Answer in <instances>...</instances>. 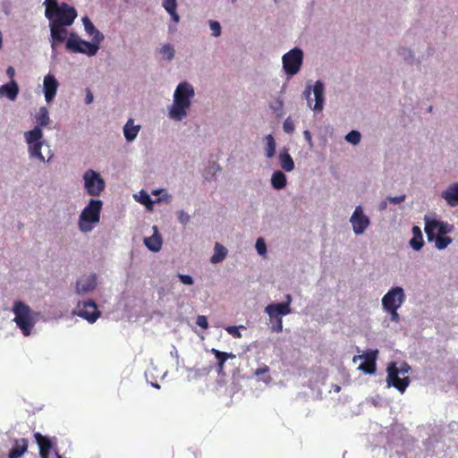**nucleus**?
<instances>
[{
	"mask_svg": "<svg viewBox=\"0 0 458 458\" xmlns=\"http://www.w3.org/2000/svg\"><path fill=\"white\" fill-rule=\"evenodd\" d=\"M43 4L45 5V17L47 20L52 19V12L60 4L57 0H45Z\"/></svg>",
	"mask_w": 458,
	"mask_h": 458,
	"instance_id": "nucleus-38",
	"label": "nucleus"
},
{
	"mask_svg": "<svg viewBox=\"0 0 458 458\" xmlns=\"http://www.w3.org/2000/svg\"><path fill=\"white\" fill-rule=\"evenodd\" d=\"M292 312L286 306L268 304L265 308V313L269 318V325L272 332L280 333L283 331V316H286Z\"/></svg>",
	"mask_w": 458,
	"mask_h": 458,
	"instance_id": "nucleus-11",
	"label": "nucleus"
},
{
	"mask_svg": "<svg viewBox=\"0 0 458 458\" xmlns=\"http://www.w3.org/2000/svg\"><path fill=\"white\" fill-rule=\"evenodd\" d=\"M178 222L182 225H187L191 221V216L183 209L177 211Z\"/></svg>",
	"mask_w": 458,
	"mask_h": 458,
	"instance_id": "nucleus-44",
	"label": "nucleus"
},
{
	"mask_svg": "<svg viewBox=\"0 0 458 458\" xmlns=\"http://www.w3.org/2000/svg\"><path fill=\"white\" fill-rule=\"evenodd\" d=\"M103 201L91 198L79 216L78 227L81 233H90L100 221Z\"/></svg>",
	"mask_w": 458,
	"mask_h": 458,
	"instance_id": "nucleus-3",
	"label": "nucleus"
},
{
	"mask_svg": "<svg viewBox=\"0 0 458 458\" xmlns=\"http://www.w3.org/2000/svg\"><path fill=\"white\" fill-rule=\"evenodd\" d=\"M194 96L195 90L191 83L180 82L174 92L173 103L167 108L168 117L174 122L186 118Z\"/></svg>",
	"mask_w": 458,
	"mask_h": 458,
	"instance_id": "nucleus-1",
	"label": "nucleus"
},
{
	"mask_svg": "<svg viewBox=\"0 0 458 458\" xmlns=\"http://www.w3.org/2000/svg\"><path fill=\"white\" fill-rule=\"evenodd\" d=\"M6 74L10 77V78H13L15 74V71H14V68L12 67V66H9L6 70Z\"/></svg>",
	"mask_w": 458,
	"mask_h": 458,
	"instance_id": "nucleus-60",
	"label": "nucleus"
},
{
	"mask_svg": "<svg viewBox=\"0 0 458 458\" xmlns=\"http://www.w3.org/2000/svg\"><path fill=\"white\" fill-rule=\"evenodd\" d=\"M387 199H385V200H382L380 203H379V206H378V209L380 211H383L385 210L386 208H387Z\"/></svg>",
	"mask_w": 458,
	"mask_h": 458,
	"instance_id": "nucleus-59",
	"label": "nucleus"
},
{
	"mask_svg": "<svg viewBox=\"0 0 458 458\" xmlns=\"http://www.w3.org/2000/svg\"><path fill=\"white\" fill-rule=\"evenodd\" d=\"M208 25H209V28H210V30H211V35L214 38H218V37L221 36L222 29H221V25H220L219 21L209 20L208 21Z\"/></svg>",
	"mask_w": 458,
	"mask_h": 458,
	"instance_id": "nucleus-42",
	"label": "nucleus"
},
{
	"mask_svg": "<svg viewBox=\"0 0 458 458\" xmlns=\"http://www.w3.org/2000/svg\"><path fill=\"white\" fill-rule=\"evenodd\" d=\"M283 129H284V132H286L288 134H292L294 131L295 126H294V123L291 117H287L284 120V122L283 123Z\"/></svg>",
	"mask_w": 458,
	"mask_h": 458,
	"instance_id": "nucleus-45",
	"label": "nucleus"
},
{
	"mask_svg": "<svg viewBox=\"0 0 458 458\" xmlns=\"http://www.w3.org/2000/svg\"><path fill=\"white\" fill-rule=\"evenodd\" d=\"M344 139L348 143L356 146L361 140V134L359 131L352 130L345 135Z\"/></svg>",
	"mask_w": 458,
	"mask_h": 458,
	"instance_id": "nucleus-39",
	"label": "nucleus"
},
{
	"mask_svg": "<svg viewBox=\"0 0 458 458\" xmlns=\"http://www.w3.org/2000/svg\"><path fill=\"white\" fill-rule=\"evenodd\" d=\"M50 45H51V55L53 58H56V56L58 55L57 47L60 44L50 41Z\"/></svg>",
	"mask_w": 458,
	"mask_h": 458,
	"instance_id": "nucleus-56",
	"label": "nucleus"
},
{
	"mask_svg": "<svg viewBox=\"0 0 458 458\" xmlns=\"http://www.w3.org/2000/svg\"><path fill=\"white\" fill-rule=\"evenodd\" d=\"M177 276L181 283H182L183 284L191 285L194 283L192 276H191L190 275H183L179 273Z\"/></svg>",
	"mask_w": 458,
	"mask_h": 458,
	"instance_id": "nucleus-48",
	"label": "nucleus"
},
{
	"mask_svg": "<svg viewBox=\"0 0 458 458\" xmlns=\"http://www.w3.org/2000/svg\"><path fill=\"white\" fill-rule=\"evenodd\" d=\"M196 324L203 328V329H206L208 326V319L205 316L203 315H199L196 318Z\"/></svg>",
	"mask_w": 458,
	"mask_h": 458,
	"instance_id": "nucleus-51",
	"label": "nucleus"
},
{
	"mask_svg": "<svg viewBox=\"0 0 458 458\" xmlns=\"http://www.w3.org/2000/svg\"><path fill=\"white\" fill-rule=\"evenodd\" d=\"M405 199H406L405 194H402V195L394 196V197H392V196L387 197V200L390 203L394 204V205L400 204V203L403 202Z\"/></svg>",
	"mask_w": 458,
	"mask_h": 458,
	"instance_id": "nucleus-50",
	"label": "nucleus"
},
{
	"mask_svg": "<svg viewBox=\"0 0 458 458\" xmlns=\"http://www.w3.org/2000/svg\"><path fill=\"white\" fill-rule=\"evenodd\" d=\"M428 242H434V246L437 250L446 249L452 242L453 239L447 234L434 236L432 239H427Z\"/></svg>",
	"mask_w": 458,
	"mask_h": 458,
	"instance_id": "nucleus-34",
	"label": "nucleus"
},
{
	"mask_svg": "<svg viewBox=\"0 0 458 458\" xmlns=\"http://www.w3.org/2000/svg\"><path fill=\"white\" fill-rule=\"evenodd\" d=\"M377 351H370L369 352H367L366 355H365V359L367 360H375L376 357H377ZM364 358V355H361V356H354L353 357V362H356V360L358 359H362Z\"/></svg>",
	"mask_w": 458,
	"mask_h": 458,
	"instance_id": "nucleus-49",
	"label": "nucleus"
},
{
	"mask_svg": "<svg viewBox=\"0 0 458 458\" xmlns=\"http://www.w3.org/2000/svg\"><path fill=\"white\" fill-rule=\"evenodd\" d=\"M264 154L267 158H272L276 155V143L272 134L264 137Z\"/></svg>",
	"mask_w": 458,
	"mask_h": 458,
	"instance_id": "nucleus-33",
	"label": "nucleus"
},
{
	"mask_svg": "<svg viewBox=\"0 0 458 458\" xmlns=\"http://www.w3.org/2000/svg\"><path fill=\"white\" fill-rule=\"evenodd\" d=\"M12 311L14 315L13 321L16 324V327L24 336L30 335L39 313L32 310L28 304L21 301L13 302Z\"/></svg>",
	"mask_w": 458,
	"mask_h": 458,
	"instance_id": "nucleus-2",
	"label": "nucleus"
},
{
	"mask_svg": "<svg viewBox=\"0 0 458 458\" xmlns=\"http://www.w3.org/2000/svg\"><path fill=\"white\" fill-rule=\"evenodd\" d=\"M28 448V441L25 438L15 440L14 446L9 452V458H20Z\"/></svg>",
	"mask_w": 458,
	"mask_h": 458,
	"instance_id": "nucleus-28",
	"label": "nucleus"
},
{
	"mask_svg": "<svg viewBox=\"0 0 458 458\" xmlns=\"http://www.w3.org/2000/svg\"><path fill=\"white\" fill-rule=\"evenodd\" d=\"M441 197L451 208L458 207V182H454L442 191Z\"/></svg>",
	"mask_w": 458,
	"mask_h": 458,
	"instance_id": "nucleus-21",
	"label": "nucleus"
},
{
	"mask_svg": "<svg viewBox=\"0 0 458 458\" xmlns=\"http://www.w3.org/2000/svg\"><path fill=\"white\" fill-rule=\"evenodd\" d=\"M36 126L42 130L50 123L49 112L46 106L39 107L38 111L35 114Z\"/></svg>",
	"mask_w": 458,
	"mask_h": 458,
	"instance_id": "nucleus-30",
	"label": "nucleus"
},
{
	"mask_svg": "<svg viewBox=\"0 0 458 458\" xmlns=\"http://www.w3.org/2000/svg\"><path fill=\"white\" fill-rule=\"evenodd\" d=\"M411 369L410 366L407 363H402L400 367H397V370L401 376L406 377L405 374L409 372Z\"/></svg>",
	"mask_w": 458,
	"mask_h": 458,
	"instance_id": "nucleus-53",
	"label": "nucleus"
},
{
	"mask_svg": "<svg viewBox=\"0 0 458 458\" xmlns=\"http://www.w3.org/2000/svg\"><path fill=\"white\" fill-rule=\"evenodd\" d=\"M398 310L399 309H386V310H383L390 316L391 321H393L394 323H399L401 320V318L397 312Z\"/></svg>",
	"mask_w": 458,
	"mask_h": 458,
	"instance_id": "nucleus-46",
	"label": "nucleus"
},
{
	"mask_svg": "<svg viewBox=\"0 0 458 458\" xmlns=\"http://www.w3.org/2000/svg\"><path fill=\"white\" fill-rule=\"evenodd\" d=\"M172 196L170 194H168L167 192H165V191L164 192H162L160 194V197H158L157 199L154 200V204L155 203H160V202H163V201H169L171 199Z\"/></svg>",
	"mask_w": 458,
	"mask_h": 458,
	"instance_id": "nucleus-52",
	"label": "nucleus"
},
{
	"mask_svg": "<svg viewBox=\"0 0 458 458\" xmlns=\"http://www.w3.org/2000/svg\"><path fill=\"white\" fill-rule=\"evenodd\" d=\"M72 316H78L89 324L95 323L101 315L97 303L93 300L78 301L72 310Z\"/></svg>",
	"mask_w": 458,
	"mask_h": 458,
	"instance_id": "nucleus-10",
	"label": "nucleus"
},
{
	"mask_svg": "<svg viewBox=\"0 0 458 458\" xmlns=\"http://www.w3.org/2000/svg\"><path fill=\"white\" fill-rule=\"evenodd\" d=\"M400 374L397 370V366L395 362H392L387 367V377L386 384L388 387H394L400 393H404L407 386L410 384V379L408 377H400Z\"/></svg>",
	"mask_w": 458,
	"mask_h": 458,
	"instance_id": "nucleus-14",
	"label": "nucleus"
},
{
	"mask_svg": "<svg viewBox=\"0 0 458 458\" xmlns=\"http://www.w3.org/2000/svg\"><path fill=\"white\" fill-rule=\"evenodd\" d=\"M271 185L275 190H282L286 186L287 178L282 171H275L271 176Z\"/></svg>",
	"mask_w": 458,
	"mask_h": 458,
	"instance_id": "nucleus-31",
	"label": "nucleus"
},
{
	"mask_svg": "<svg viewBox=\"0 0 458 458\" xmlns=\"http://www.w3.org/2000/svg\"><path fill=\"white\" fill-rule=\"evenodd\" d=\"M170 354L172 357H174L176 359L177 362L179 361L178 351L176 350V348L174 346L173 347V350L171 351Z\"/></svg>",
	"mask_w": 458,
	"mask_h": 458,
	"instance_id": "nucleus-61",
	"label": "nucleus"
},
{
	"mask_svg": "<svg viewBox=\"0 0 458 458\" xmlns=\"http://www.w3.org/2000/svg\"><path fill=\"white\" fill-rule=\"evenodd\" d=\"M424 232L427 239L434 236L449 234L454 230V225L438 218L437 214H426L423 217Z\"/></svg>",
	"mask_w": 458,
	"mask_h": 458,
	"instance_id": "nucleus-6",
	"label": "nucleus"
},
{
	"mask_svg": "<svg viewBox=\"0 0 458 458\" xmlns=\"http://www.w3.org/2000/svg\"><path fill=\"white\" fill-rule=\"evenodd\" d=\"M134 199L140 204L144 205L148 210H151L154 205V199L144 190H140L138 194L134 195Z\"/></svg>",
	"mask_w": 458,
	"mask_h": 458,
	"instance_id": "nucleus-36",
	"label": "nucleus"
},
{
	"mask_svg": "<svg viewBox=\"0 0 458 458\" xmlns=\"http://www.w3.org/2000/svg\"><path fill=\"white\" fill-rule=\"evenodd\" d=\"M303 96L307 100L308 106L314 112H321L325 106V84L318 80L313 85L307 83L303 91Z\"/></svg>",
	"mask_w": 458,
	"mask_h": 458,
	"instance_id": "nucleus-5",
	"label": "nucleus"
},
{
	"mask_svg": "<svg viewBox=\"0 0 458 458\" xmlns=\"http://www.w3.org/2000/svg\"><path fill=\"white\" fill-rule=\"evenodd\" d=\"M65 48L71 53L83 54L91 57L98 54L100 46L92 40H84L76 33L71 32L66 40Z\"/></svg>",
	"mask_w": 458,
	"mask_h": 458,
	"instance_id": "nucleus-7",
	"label": "nucleus"
},
{
	"mask_svg": "<svg viewBox=\"0 0 458 458\" xmlns=\"http://www.w3.org/2000/svg\"><path fill=\"white\" fill-rule=\"evenodd\" d=\"M405 300L406 295L404 289L402 286H393L382 297V309H400Z\"/></svg>",
	"mask_w": 458,
	"mask_h": 458,
	"instance_id": "nucleus-12",
	"label": "nucleus"
},
{
	"mask_svg": "<svg viewBox=\"0 0 458 458\" xmlns=\"http://www.w3.org/2000/svg\"><path fill=\"white\" fill-rule=\"evenodd\" d=\"M19 94V86L17 82L12 80L0 87V98L5 97L10 101H14Z\"/></svg>",
	"mask_w": 458,
	"mask_h": 458,
	"instance_id": "nucleus-23",
	"label": "nucleus"
},
{
	"mask_svg": "<svg viewBox=\"0 0 458 458\" xmlns=\"http://www.w3.org/2000/svg\"><path fill=\"white\" fill-rule=\"evenodd\" d=\"M332 389H333V391H334V392H335V393H339V392H340V390H341V387H340V386H338V385H333V386H332Z\"/></svg>",
	"mask_w": 458,
	"mask_h": 458,
	"instance_id": "nucleus-64",
	"label": "nucleus"
},
{
	"mask_svg": "<svg viewBox=\"0 0 458 458\" xmlns=\"http://www.w3.org/2000/svg\"><path fill=\"white\" fill-rule=\"evenodd\" d=\"M241 327H243L241 326ZM239 329H240V327H235V326H229L225 328L226 332L235 338L242 337V334Z\"/></svg>",
	"mask_w": 458,
	"mask_h": 458,
	"instance_id": "nucleus-47",
	"label": "nucleus"
},
{
	"mask_svg": "<svg viewBox=\"0 0 458 458\" xmlns=\"http://www.w3.org/2000/svg\"><path fill=\"white\" fill-rule=\"evenodd\" d=\"M350 223L354 234L361 235L369 226L370 219L364 214L362 208L357 206L350 217Z\"/></svg>",
	"mask_w": 458,
	"mask_h": 458,
	"instance_id": "nucleus-15",
	"label": "nucleus"
},
{
	"mask_svg": "<svg viewBox=\"0 0 458 458\" xmlns=\"http://www.w3.org/2000/svg\"><path fill=\"white\" fill-rule=\"evenodd\" d=\"M303 137L306 140V141L308 142L310 148H313L314 143H313L311 133L310 132V131H308V130L304 131Z\"/></svg>",
	"mask_w": 458,
	"mask_h": 458,
	"instance_id": "nucleus-55",
	"label": "nucleus"
},
{
	"mask_svg": "<svg viewBox=\"0 0 458 458\" xmlns=\"http://www.w3.org/2000/svg\"><path fill=\"white\" fill-rule=\"evenodd\" d=\"M159 53L165 60L171 62L174 58L175 49L172 44L166 43L161 46Z\"/></svg>",
	"mask_w": 458,
	"mask_h": 458,
	"instance_id": "nucleus-37",
	"label": "nucleus"
},
{
	"mask_svg": "<svg viewBox=\"0 0 458 458\" xmlns=\"http://www.w3.org/2000/svg\"><path fill=\"white\" fill-rule=\"evenodd\" d=\"M398 55L408 63H412L415 59L413 51L406 47H400L398 49Z\"/></svg>",
	"mask_w": 458,
	"mask_h": 458,
	"instance_id": "nucleus-40",
	"label": "nucleus"
},
{
	"mask_svg": "<svg viewBox=\"0 0 458 458\" xmlns=\"http://www.w3.org/2000/svg\"><path fill=\"white\" fill-rule=\"evenodd\" d=\"M359 369H360V370L364 371V372H365V373H367V374H372V373L374 372V369H371V370H366V369H365V366H364V364H360V365L359 366Z\"/></svg>",
	"mask_w": 458,
	"mask_h": 458,
	"instance_id": "nucleus-62",
	"label": "nucleus"
},
{
	"mask_svg": "<svg viewBox=\"0 0 458 458\" xmlns=\"http://www.w3.org/2000/svg\"><path fill=\"white\" fill-rule=\"evenodd\" d=\"M164 191H165L164 189L154 190V191H152V194L153 195H160Z\"/></svg>",
	"mask_w": 458,
	"mask_h": 458,
	"instance_id": "nucleus-63",
	"label": "nucleus"
},
{
	"mask_svg": "<svg viewBox=\"0 0 458 458\" xmlns=\"http://www.w3.org/2000/svg\"><path fill=\"white\" fill-rule=\"evenodd\" d=\"M281 168L289 173L294 169V161L286 148L280 150L278 155Z\"/></svg>",
	"mask_w": 458,
	"mask_h": 458,
	"instance_id": "nucleus-26",
	"label": "nucleus"
},
{
	"mask_svg": "<svg viewBox=\"0 0 458 458\" xmlns=\"http://www.w3.org/2000/svg\"><path fill=\"white\" fill-rule=\"evenodd\" d=\"M227 253L228 250L225 246L219 242H216L214 246V253L210 258V262L212 264H218L222 262L226 258Z\"/></svg>",
	"mask_w": 458,
	"mask_h": 458,
	"instance_id": "nucleus-32",
	"label": "nucleus"
},
{
	"mask_svg": "<svg viewBox=\"0 0 458 458\" xmlns=\"http://www.w3.org/2000/svg\"><path fill=\"white\" fill-rule=\"evenodd\" d=\"M162 7L170 15L174 23H178L180 21V16L177 13V0H162Z\"/></svg>",
	"mask_w": 458,
	"mask_h": 458,
	"instance_id": "nucleus-27",
	"label": "nucleus"
},
{
	"mask_svg": "<svg viewBox=\"0 0 458 458\" xmlns=\"http://www.w3.org/2000/svg\"><path fill=\"white\" fill-rule=\"evenodd\" d=\"M268 371H269L268 366L263 365L262 367L258 368L257 369H255L253 374L255 376H260V375L267 373Z\"/></svg>",
	"mask_w": 458,
	"mask_h": 458,
	"instance_id": "nucleus-54",
	"label": "nucleus"
},
{
	"mask_svg": "<svg viewBox=\"0 0 458 458\" xmlns=\"http://www.w3.org/2000/svg\"><path fill=\"white\" fill-rule=\"evenodd\" d=\"M285 89L286 85L284 84L280 90V95L274 97L273 100L268 104L269 108L277 118H281L284 114V101L283 99L282 94L284 92Z\"/></svg>",
	"mask_w": 458,
	"mask_h": 458,
	"instance_id": "nucleus-22",
	"label": "nucleus"
},
{
	"mask_svg": "<svg viewBox=\"0 0 458 458\" xmlns=\"http://www.w3.org/2000/svg\"><path fill=\"white\" fill-rule=\"evenodd\" d=\"M211 352L214 353L216 360H217V365H218V373H222L223 369H224V365H225V362L228 360V359H233L235 358V355L232 352H221V351H218L216 349H212L211 350Z\"/></svg>",
	"mask_w": 458,
	"mask_h": 458,
	"instance_id": "nucleus-35",
	"label": "nucleus"
},
{
	"mask_svg": "<svg viewBox=\"0 0 458 458\" xmlns=\"http://www.w3.org/2000/svg\"><path fill=\"white\" fill-rule=\"evenodd\" d=\"M188 371V380L198 379L200 377L206 375L208 371L205 369H187Z\"/></svg>",
	"mask_w": 458,
	"mask_h": 458,
	"instance_id": "nucleus-41",
	"label": "nucleus"
},
{
	"mask_svg": "<svg viewBox=\"0 0 458 458\" xmlns=\"http://www.w3.org/2000/svg\"><path fill=\"white\" fill-rule=\"evenodd\" d=\"M58 87L59 82L53 74L48 73L44 77L43 92L47 103L49 104L55 99Z\"/></svg>",
	"mask_w": 458,
	"mask_h": 458,
	"instance_id": "nucleus-17",
	"label": "nucleus"
},
{
	"mask_svg": "<svg viewBox=\"0 0 458 458\" xmlns=\"http://www.w3.org/2000/svg\"><path fill=\"white\" fill-rule=\"evenodd\" d=\"M81 22L87 36L89 37L93 42L100 46L105 39L104 34L96 28L88 16H83Z\"/></svg>",
	"mask_w": 458,
	"mask_h": 458,
	"instance_id": "nucleus-19",
	"label": "nucleus"
},
{
	"mask_svg": "<svg viewBox=\"0 0 458 458\" xmlns=\"http://www.w3.org/2000/svg\"><path fill=\"white\" fill-rule=\"evenodd\" d=\"M411 233L412 237L409 241V245L413 250L419 251L423 248L425 244L422 231L418 225H414L411 228Z\"/></svg>",
	"mask_w": 458,
	"mask_h": 458,
	"instance_id": "nucleus-25",
	"label": "nucleus"
},
{
	"mask_svg": "<svg viewBox=\"0 0 458 458\" xmlns=\"http://www.w3.org/2000/svg\"><path fill=\"white\" fill-rule=\"evenodd\" d=\"M255 249L259 256L265 257L267 255V244L263 238L259 237L257 239L255 243Z\"/></svg>",
	"mask_w": 458,
	"mask_h": 458,
	"instance_id": "nucleus-43",
	"label": "nucleus"
},
{
	"mask_svg": "<svg viewBox=\"0 0 458 458\" xmlns=\"http://www.w3.org/2000/svg\"><path fill=\"white\" fill-rule=\"evenodd\" d=\"M153 233L149 237H145L143 242L145 246L152 252H157L162 247V236L159 233L158 227L157 225L152 226Z\"/></svg>",
	"mask_w": 458,
	"mask_h": 458,
	"instance_id": "nucleus-20",
	"label": "nucleus"
},
{
	"mask_svg": "<svg viewBox=\"0 0 458 458\" xmlns=\"http://www.w3.org/2000/svg\"><path fill=\"white\" fill-rule=\"evenodd\" d=\"M304 53L300 47H293L282 56L283 71L288 79L296 75L302 65Z\"/></svg>",
	"mask_w": 458,
	"mask_h": 458,
	"instance_id": "nucleus-9",
	"label": "nucleus"
},
{
	"mask_svg": "<svg viewBox=\"0 0 458 458\" xmlns=\"http://www.w3.org/2000/svg\"><path fill=\"white\" fill-rule=\"evenodd\" d=\"M98 284L96 274L83 275L78 278L75 286V292L78 294L84 295L95 290Z\"/></svg>",
	"mask_w": 458,
	"mask_h": 458,
	"instance_id": "nucleus-16",
	"label": "nucleus"
},
{
	"mask_svg": "<svg viewBox=\"0 0 458 458\" xmlns=\"http://www.w3.org/2000/svg\"><path fill=\"white\" fill-rule=\"evenodd\" d=\"M34 437L39 447L40 456L46 454L47 457H48L49 452L52 448V443L50 439L48 437H43L40 433H36Z\"/></svg>",
	"mask_w": 458,
	"mask_h": 458,
	"instance_id": "nucleus-29",
	"label": "nucleus"
},
{
	"mask_svg": "<svg viewBox=\"0 0 458 458\" xmlns=\"http://www.w3.org/2000/svg\"><path fill=\"white\" fill-rule=\"evenodd\" d=\"M82 182L85 192L93 199L99 197L106 189L104 178L93 169H88L84 172Z\"/></svg>",
	"mask_w": 458,
	"mask_h": 458,
	"instance_id": "nucleus-8",
	"label": "nucleus"
},
{
	"mask_svg": "<svg viewBox=\"0 0 458 458\" xmlns=\"http://www.w3.org/2000/svg\"><path fill=\"white\" fill-rule=\"evenodd\" d=\"M141 126L134 124V120L130 118L123 128V135L128 142H132L136 140Z\"/></svg>",
	"mask_w": 458,
	"mask_h": 458,
	"instance_id": "nucleus-24",
	"label": "nucleus"
},
{
	"mask_svg": "<svg viewBox=\"0 0 458 458\" xmlns=\"http://www.w3.org/2000/svg\"><path fill=\"white\" fill-rule=\"evenodd\" d=\"M52 13V21L58 25L71 26L77 17L76 9L66 3H61Z\"/></svg>",
	"mask_w": 458,
	"mask_h": 458,
	"instance_id": "nucleus-13",
	"label": "nucleus"
},
{
	"mask_svg": "<svg viewBox=\"0 0 458 458\" xmlns=\"http://www.w3.org/2000/svg\"><path fill=\"white\" fill-rule=\"evenodd\" d=\"M292 296L290 294H286L285 295V301L284 302H281V303H275V305H283V306H286L288 310H291L290 308V305L292 303Z\"/></svg>",
	"mask_w": 458,
	"mask_h": 458,
	"instance_id": "nucleus-57",
	"label": "nucleus"
},
{
	"mask_svg": "<svg viewBox=\"0 0 458 458\" xmlns=\"http://www.w3.org/2000/svg\"><path fill=\"white\" fill-rule=\"evenodd\" d=\"M24 140L28 146V154L30 159H38L43 163H50L54 157V153L50 152L47 159L41 153L42 147L45 143L43 140V131L38 127L24 132Z\"/></svg>",
	"mask_w": 458,
	"mask_h": 458,
	"instance_id": "nucleus-4",
	"label": "nucleus"
},
{
	"mask_svg": "<svg viewBox=\"0 0 458 458\" xmlns=\"http://www.w3.org/2000/svg\"><path fill=\"white\" fill-rule=\"evenodd\" d=\"M93 98H93V94L91 93V91H90V90H89V89H88V90H87V94H86V98H85V103H86L87 105L91 104V103L93 102Z\"/></svg>",
	"mask_w": 458,
	"mask_h": 458,
	"instance_id": "nucleus-58",
	"label": "nucleus"
},
{
	"mask_svg": "<svg viewBox=\"0 0 458 458\" xmlns=\"http://www.w3.org/2000/svg\"><path fill=\"white\" fill-rule=\"evenodd\" d=\"M48 21V26L50 30L49 41H53L59 44H62L64 41L66 42L70 35L68 30L66 29L67 26L55 24L54 21H52V19Z\"/></svg>",
	"mask_w": 458,
	"mask_h": 458,
	"instance_id": "nucleus-18",
	"label": "nucleus"
}]
</instances>
